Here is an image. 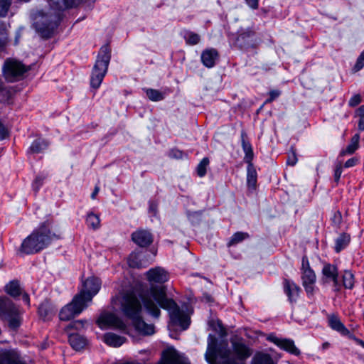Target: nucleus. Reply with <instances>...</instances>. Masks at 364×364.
<instances>
[{
	"label": "nucleus",
	"instance_id": "c9c22d12",
	"mask_svg": "<svg viewBox=\"0 0 364 364\" xmlns=\"http://www.w3.org/2000/svg\"><path fill=\"white\" fill-rule=\"evenodd\" d=\"M249 237V234L244 232H237L231 237L230 241L228 243V246H232L241 242L246 238Z\"/></svg>",
	"mask_w": 364,
	"mask_h": 364
},
{
	"label": "nucleus",
	"instance_id": "bf43d9fd",
	"mask_svg": "<svg viewBox=\"0 0 364 364\" xmlns=\"http://www.w3.org/2000/svg\"><path fill=\"white\" fill-rule=\"evenodd\" d=\"M99 191H100L99 187L98 186H95L93 192L91 194V198L92 199H95L96 198V196L98 194Z\"/></svg>",
	"mask_w": 364,
	"mask_h": 364
},
{
	"label": "nucleus",
	"instance_id": "2f4dec72",
	"mask_svg": "<svg viewBox=\"0 0 364 364\" xmlns=\"http://www.w3.org/2000/svg\"><path fill=\"white\" fill-rule=\"evenodd\" d=\"M85 221L87 225L92 230H97L100 227V216L92 212L87 213Z\"/></svg>",
	"mask_w": 364,
	"mask_h": 364
},
{
	"label": "nucleus",
	"instance_id": "aec40b11",
	"mask_svg": "<svg viewBox=\"0 0 364 364\" xmlns=\"http://www.w3.org/2000/svg\"><path fill=\"white\" fill-rule=\"evenodd\" d=\"M328 322L329 326L332 329L338 331L342 335H347L349 333V331L345 327L338 316L335 314L329 315L328 316Z\"/></svg>",
	"mask_w": 364,
	"mask_h": 364
},
{
	"label": "nucleus",
	"instance_id": "7ed1b4c3",
	"mask_svg": "<svg viewBox=\"0 0 364 364\" xmlns=\"http://www.w3.org/2000/svg\"><path fill=\"white\" fill-rule=\"evenodd\" d=\"M122 313L132 320L135 330L143 336H152L155 333L153 323H147L141 316L142 306L141 301L134 292L124 293L119 299Z\"/></svg>",
	"mask_w": 364,
	"mask_h": 364
},
{
	"label": "nucleus",
	"instance_id": "dca6fc26",
	"mask_svg": "<svg viewBox=\"0 0 364 364\" xmlns=\"http://www.w3.org/2000/svg\"><path fill=\"white\" fill-rule=\"evenodd\" d=\"M132 240L138 246L145 247L152 243L153 236L149 230L139 229L132 232Z\"/></svg>",
	"mask_w": 364,
	"mask_h": 364
},
{
	"label": "nucleus",
	"instance_id": "1a4fd4ad",
	"mask_svg": "<svg viewBox=\"0 0 364 364\" xmlns=\"http://www.w3.org/2000/svg\"><path fill=\"white\" fill-rule=\"evenodd\" d=\"M87 304L80 299V295H75L72 301L65 305L59 313V318L62 321H69L79 315Z\"/></svg>",
	"mask_w": 364,
	"mask_h": 364
},
{
	"label": "nucleus",
	"instance_id": "37998d69",
	"mask_svg": "<svg viewBox=\"0 0 364 364\" xmlns=\"http://www.w3.org/2000/svg\"><path fill=\"white\" fill-rule=\"evenodd\" d=\"M364 67V50L361 52L358 57L356 63L353 68V70L356 73Z\"/></svg>",
	"mask_w": 364,
	"mask_h": 364
},
{
	"label": "nucleus",
	"instance_id": "c03bdc74",
	"mask_svg": "<svg viewBox=\"0 0 364 364\" xmlns=\"http://www.w3.org/2000/svg\"><path fill=\"white\" fill-rule=\"evenodd\" d=\"M331 220L333 225L338 228L342 223L341 213L338 210L333 212Z\"/></svg>",
	"mask_w": 364,
	"mask_h": 364
},
{
	"label": "nucleus",
	"instance_id": "4be33fe9",
	"mask_svg": "<svg viewBox=\"0 0 364 364\" xmlns=\"http://www.w3.org/2000/svg\"><path fill=\"white\" fill-rule=\"evenodd\" d=\"M143 255L139 253L132 252L128 258V264L132 268H144L148 266L151 262L144 261Z\"/></svg>",
	"mask_w": 364,
	"mask_h": 364
},
{
	"label": "nucleus",
	"instance_id": "603ef678",
	"mask_svg": "<svg viewBox=\"0 0 364 364\" xmlns=\"http://www.w3.org/2000/svg\"><path fill=\"white\" fill-rule=\"evenodd\" d=\"M43 183V178L37 176L33 183V189L37 191Z\"/></svg>",
	"mask_w": 364,
	"mask_h": 364
},
{
	"label": "nucleus",
	"instance_id": "7c9ffc66",
	"mask_svg": "<svg viewBox=\"0 0 364 364\" xmlns=\"http://www.w3.org/2000/svg\"><path fill=\"white\" fill-rule=\"evenodd\" d=\"M350 237L348 234L342 233L336 240L335 250L340 252L350 242Z\"/></svg>",
	"mask_w": 364,
	"mask_h": 364
},
{
	"label": "nucleus",
	"instance_id": "de8ad7c7",
	"mask_svg": "<svg viewBox=\"0 0 364 364\" xmlns=\"http://www.w3.org/2000/svg\"><path fill=\"white\" fill-rule=\"evenodd\" d=\"M281 94V92L278 90H272L269 92V98L266 100L265 103H270L277 99Z\"/></svg>",
	"mask_w": 364,
	"mask_h": 364
},
{
	"label": "nucleus",
	"instance_id": "393cba45",
	"mask_svg": "<svg viewBox=\"0 0 364 364\" xmlns=\"http://www.w3.org/2000/svg\"><path fill=\"white\" fill-rule=\"evenodd\" d=\"M69 343L75 350L82 349L87 344V340L78 333H73L69 336Z\"/></svg>",
	"mask_w": 364,
	"mask_h": 364
},
{
	"label": "nucleus",
	"instance_id": "680f3d73",
	"mask_svg": "<svg viewBox=\"0 0 364 364\" xmlns=\"http://www.w3.org/2000/svg\"><path fill=\"white\" fill-rule=\"evenodd\" d=\"M355 341L358 345L364 348V341L363 340L357 338L355 339Z\"/></svg>",
	"mask_w": 364,
	"mask_h": 364
},
{
	"label": "nucleus",
	"instance_id": "f257e3e1",
	"mask_svg": "<svg viewBox=\"0 0 364 364\" xmlns=\"http://www.w3.org/2000/svg\"><path fill=\"white\" fill-rule=\"evenodd\" d=\"M140 299L146 311L153 317L159 318L161 307L168 312L171 324L179 326L182 330L188 328L189 316L179 308L173 299L167 296L165 287L152 285L149 289L143 291Z\"/></svg>",
	"mask_w": 364,
	"mask_h": 364
},
{
	"label": "nucleus",
	"instance_id": "9d476101",
	"mask_svg": "<svg viewBox=\"0 0 364 364\" xmlns=\"http://www.w3.org/2000/svg\"><path fill=\"white\" fill-rule=\"evenodd\" d=\"M100 288V279L95 277H90L83 282L82 289L77 295H80V299L88 305Z\"/></svg>",
	"mask_w": 364,
	"mask_h": 364
},
{
	"label": "nucleus",
	"instance_id": "6e6552de",
	"mask_svg": "<svg viewBox=\"0 0 364 364\" xmlns=\"http://www.w3.org/2000/svg\"><path fill=\"white\" fill-rule=\"evenodd\" d=\"M28 70L21 61L14 58H7L2 67L3 75L10 82L18 80Z\"/></svg>",
	"mask_w": 364,
	"mask_h": 364
},
{
	"label": "nucleus",
	"instance_id": "4468645a",
	"mask_svg": "<svg viewBox=\"0 0 364 364\" xmlns=\"http://www.w3.org/2000/svg\"><path fill=\"white\" fill-rule=\"evenodd\" d=\"M0 364H26V360L16 349L0 350Z\"/></svg>",
	"mask_w": 364,
	"mask_h": 364
},
{
	"label": "nucleus",
	"instance_id": "13d9d810",
	"mask_svg": "<svg viewBox=\"0 0 364 364\" xmlns=\"http://www.w3.org/2000/svg\"><path fill=\"white\" fill-rule=\"evenodd\" d=\"M333 283L334 290L335 291H339L340 289V284L338 282V276H336L335 279H333L331 280Z\"/></svg>",
	"mask_w": 364,
	"mask_h": 364
},
{
	"label": "nucleus",
	"instance_id": "5701e85b",
	"mask_svg": "<svg viewBox=\"0 0 364 364\" xmlns=\"http://www.w3.org/2000/svg\"><path fill=\"white\" fill-rule=\"evenodd\" d=\"M323 283L329 282L331 279L338 276V268L336 265L326 263L322 269Z\"/></svg>",
	"mask_w": 364,
	"mask_h": 364
},
{
	"label": "nucleus",
	"instance_id": "58836bf2",
	"mask_svg": "<svg viewBox=\"0 0 364 364\" xmlns=\"http://www.w3.org/2000/svg\"><path fill=\"white\" fill-rule=\"evenodd\" d=\"M209 164V159L206 157L203 158L197 166V174L200 177H203L206 173V169Z\"/></svg>",
	"mask_w": 364,
	"mask_h": 364
},
{
	"label": "nucleus",
	"instance_id": "0eeeda50",
	"mask_svg": "<svg viewBox=\"0 0 364 364\" xmlns=\"http://www.w3.org/2000/svg\"><path fill=\"white\" fill-rule=\"evenodd\" d=\"M0 318L8 321L9 327L13 329L17 328L21 324L18 306L6 296L0 297Z\"/></svg>",
	"mask_w": 364,
	"mask_h": 364
},
{
	"label": "nucleus",
	"instance_id": "4d7b16f0",
	"mask_svg": "<svg viewBox=\"0 0 364 364\" xmlns=\"http://www.w3.org/2000/svg\"><path fill=\"white\" fill-rule=\"evenodd\" d=\"M254 32L252 30L248 29L247 31L240 33L239 38L244 39L246 36L250 37L252 36Z\"/></svg>",
	"mask_w": 364,
	"mask_h": 364
},
{
	"label": "nucleus",
	"instance_id": "ddd939ff",
	"mask_svg": "<svg viewBox=\"0 0 364 364\" xmlns=\"http://www.w3.org/2000/svg\"><path fill=\"white\" fill-rule=\"evenodd\" d=\"M267 340L294 355L298 356L301 353L299 349L295 346L294 341L291 339L280 338L274 334H270L268 336Z\"/></svg>",
	"mask_w": 364,
	"mask_h": 364
},
{
	"label": "nucleus",
	"instance_id": "052dcab7",
	"mask_svg": "<svg viewBox=\"0 0 364 364\" xmlns=\"http://www.w3.org/2000/svg\"><path fill=\"white\" fill-rule=\"evenodd\" d=\"M22 299L23 300V301L27 304L28 305H29L30 304V299H29V296L28 294H24L22 296Z\"/></svg>",
	"mask_w": 364,
	"mask_h": 364
},
{
	"label": "nucleus",
	"instance_id": "9b49d317",
	"mask_svg": "<svg viewBox=\"0 0 364 364\" xmlns=\"http://www.w3.org/2000/svg\"><path fill=\"white\" fill-rule=\"evenodd\" d=\"M302 270V284L309 295H313L314 291V284L316 282V276L309 267V262L306 257H303L301 263Z\"/></svg>",
	"mask_w": 364,
	"mask_h": 364
},
{
	"label": "nucleus",
	"instance_id": "20e7f679",
	"mask_svg": "<svg viewBox=\"0 0 364 364\" xmlns=\"http://www.w3.org/2000/svg\"><path fill=\"white\" fill-rule=\"evenodd\" d=\"M52 222L49 220L41 223L22 242L19 251L26 255L36 254L46 248L60 236L51 230Z\"/></svg>",
	"mask_w": 364,
	"mask_h": 364
},
{
	"label": "nucleus",
	"instance_id": "a18cd8bd",
	"mask_svg": "<svg viewBox=\"0 0 364 364\" xmlns=\"http://www.w3.org/2000/svg\"><path fill=\"white\" fill-rule=\"evenodd\" d=\"M361 96L359 94L354 95L348 101V105L350 107H355L361 102Z\"/></svg>",
	"mask_w": 364,
	"mask_h": 364
},
{
	"label": "nucleus",
	"instance_id": "e433bc0d",
	"mask_svg": "<svg viewBox=\"0 0 364 364\" xmlns=\"http://www.w3.org/2000/svg\"><path fill=\"white\" fill-rule=\"evenodd\" d=\"M254 364H273V360L269 355L265 353H257L253 358Z\"/></svg>",
	"mask_w": 364,
	"mask_h": 364
},
{
	"label": "nucleus",
	"instance_id": "69168bd1",
	"mask_svg": "<svg viewBox=\"0 0 364 364\" xmlns=\"http://www.w3.org/2000/svg\"><path fill=\"white\" fill-rule=\"evenodd\" d=\"M327 346H328V343H324V344L323 345V347L324 348H326Z\"/></svg>",
	"mask_w": 364,
	"mask_h": 364
},
{
	"label": "nucleus",
	"instance_id": "4c0bfd02",
	"mask_svg": "<svg viewBox=\"0 0 364 364\" xmlns=\"http://www.w3.org/2000/svg\"><path fill=\"white\" fill-rule=\"evenodd\" d=\"M184 38L187 44L193 46L198 44L200 41V37L198 34L192 31H186Z\"/></svg>",
	"mask_w": 364,
	"mask_h": 364
},
{
	"label": "nucleus",
	"instance_id": "6ab92c4d",
	"mask_svg": "<svg viewBox=\"0 0 364 364\" xmlns=\"http://www.w3.org/2000/svg\"><path fill=\"white\" fill-rule=\"evenodd\" d=\"M57 309L48 301H44L38 307V314L43 320H48L56 313Z\"/></svg>",
	"mask_w": 364,
	"mask_h": 364
},
{
	"label": "nucleus",
	"instance_id": "2eb2a0df",
	"mask_svg": "<svg viewBox=\"0 0 364 364\" xmlns=\"http://www.w3.org/2000/svg\"><path fill=\"white\" fill-rule=\"evenodd\" d=\"M147 280L151 284H163L168 280V272L161 267L150 269L146 273Z\"/></svg>",
	"mask_w": 364,
	"mask_h": 364
},
{
	"label": "nucleus",
	"instance_id": "cd10ccee",
	"mask_svg": "<svg viewBox=\"0 0 364 364\" xmlns=\"http://www.w3.org/2000/svg\"><path fill=\"white\" fill-rule=\"evenodd\" d=\"M53 2L57 9H64L77 6L81 0H48Z\"/></svg>",
	"mask_w": 364,
	"mask_h": 364
},
{
	"label": "nucleus",
	"instance_id": "c756f323",
	"mask_svg": "<svg viewBox=\"0 0 364 364\" xmlns=\"http://www.w3.org/2000/svg\"><path fill=\"white\" fill-rule=\"evenodd\" d=\"M48 146V142L46 140L38 138L31 144L29 148V151L31 153L38 154L47 149Z\"/></svg>",
	"mask_w": 364,
	"mask_h": 364
},
{
	"label": "nucleus",
	"instance_id": "72a5a7b5",
	"mask_svg": "<svg viewBox=\"0 0 364 364\" xmlns=\"http://www.w3.org/2000/svg\"><path fill=\"white\" fill-rule=\"evenodd\" d=\"M146 94L148 98L153 102H158L163 100L165 97L164 92L155 89H146Z\"/></svg>",
	"mask_w": 364,
	"mask_h": 364
},
{
	"label": "nucleus",
	"instance_id": "c85d7f7f",
	"mask_svg": "<svg viewBox=\"0 0 364 364\" xmlns=\"http://www.w3.org/2000/svg\"><path fill=\"white\" fill-rule=\"evenodd\" d=\"M5 291L12 297H17L21 294V289L19 282L17 280H13L5 286Z\"/></svg>",
	"mask_w": 364,
	"mask_h": 364
},
{
	"label": "nucleus",
	"instance_id": "5fc2aeb1",
	"mask_svg": "<svg viewBox=\"0 0 364 364\" xmlns=\"http://www.w3.org/2000/svg\"><path fill=\"white\" fill-rule=\"evenodd\" d=\"M297 162V157L296 154L293 152L291 155L289 156L288 159L287 161V164L291 166H294Z\"/></svg>",
	"mask_w": 364,
	"mask_h": 364
},
{
	"label": "nucleus",
	"instance_id": "0e129e2a",
	"mask_svg": "<svg viewBox=\"0 0 364 364\" xmlns=\"http://www.w3.org/2000/svg\"><path fill=\"white\" fill-rule=\"evenodd\" d=\"M218 325L220 328H222V323H221L220 321H218Z\"/></svg>",
	"mask_w": 364,
	"mask_h": 364
},
{
	"label": "nucleus",
	"instance_id": "338daca9",
	"mask_svg": "<svg viewBox=\"0 0 364 364\" xmlns=\"http://www.w3.org/2000/svg\"><path fill=\"white\" fill-rule=\"evenodd\" d=\"M213 322H214V321H210V322H209L210 325H211V326H212V325H213Z\"/></svg>",
	"mask_w": 364,
	"mask_h": 364
},
{
	"label": "nucleus",
	"instance_id": "a211bd4d",
	"mask_svg": "<svg viewBox=\"0 0 364 364\" xmlns=\"http://www.w3.org/2000/svg\"><path fill=\"white\" fill-rule=\"evenodd\" d=\"M218 57L219 54L216 49L209 48L202 52L200 58L203 64L205 67L210 68L215 65Z\"/></svg>",
	"mask_w": 364,
	"mask_h": 364
},
{
	"label": "nucleus",
	"instance_id": "bb28decb",
	"mask_svg": "<svg viewBox=\"0 0 364 364\" xmlns=\"http://www.w3.org/2000/svg\"><path fill=\"white\" fill-rule=\"evenodd\" d=\"M247 183L248 187L255 188L257 184V174L252 162L247 163Z\"/></svg>",
	"mask_w": 364,
	"mask_h": 364
},
{
	"label": "nucleus",
	"instance_id": "b1692460",
	"mask_svg": "<svg viewBox=\"0 0 364 364\" xmlns=\"http://www.w3.org/2000/svg\"><path fill=\"white\" fill-rule=\"evenodd\" d=\"M103 341L108 346L117 348L125 343L126 338L114 333H107L104 335Z\"/></svg>",
	"mask_w": 364,
	"mask_h": 364
},
{
	"label": "nucleus",
	"instance_id": "79ce46f5",
	"mask_svg": "<svg viewBox=\"0 0 364 364\" xmlns=\"http://www.w3.org/2000/svg\"><path fill=\"white\" fill-rule=\"evenodd\" d=\"M356 116L359 117L358 120V129L359 131L364 130V105H361L356 110Z\"/></svg>",
	"mask_w": 364,
	"mask_h": 364
},
{
	"label": "nucleus",
	"instance_id": "8fccbe9b",
	"mask_svg": "<svg viewBox=\"0 0 364 364\" xmlns=\"http://www.w3.org/2000/svg\"><path fill=\"white\" fill-rule=\"evenodd\" d=\"M9 134V132L4 124L0 121V141L4 139Z\"/></svg>",
	"mask_w": 364,
	"mask_h": 364
},
{
	"label": "nucleus",
	"instance_id": "f03ea898",
	"mask_svg": "<svg viewBox=\"0 0 364 364\" xmlns=\"http://www.w3.org/2000/svg\"><path fill=\"white\" fill-rule=\"evenodd\" d=\"M205 357L210 364H237V360L243 361L252 354V350L242 342L232 343V352L227 347L217 346L216 338L209 335Z\"/></svg>",
	"mask_w": 364,
	"mask_h": 364
},
{
	"label": "nucleus",
	"instance_id": "ea45409f",
	"mask_svg": "<svg viewBox=\"0 0 364 364\" xmlns=\"http://www.w3.org/2000/svg\"><path fill=\"white\" fill-rule=\"evenodd\" d=\"M8 43V34L4 25H0V50H3Z\"/></svg>",
	"mask_w": 364,
	"mask_h": 364
},
{
	"label": "nucleus",
	"instance_id": "49530a36",
	"mask_svg": "<svg viewBox=\"0 0 364 364\" xmlns=\"http://www.w3.org/2000/svg\"><path fill=\"white\" fill-rule=\"evenodd\" d=\"M85 323V321L83 320H77L74 322L69 324L68 328H75L76 330H80L84 328V324Z\"/></svg>",
	"mask_w": 364,
	"mask_h": 364
},
{
	"label": "nucleus",
	"instance_id": "f8f14e48",
	"mask_svg": "<svg viewBox=\"0 0 364 364\" xmlns=\"http://www.w3.org/2000/svg\"><path fill=\"white\" fill-rule=\"evenodd\" d=\"M97 323L100 328L112 327L119 330H125L127 328L121 318L109 312L102 313L97 320Z\"/></svg>",
	"mask_w": 364,
	"mask_h": 364
},
{
	"label": "nucleus",
	"instance_id": "39448f33",
	"mask_svg": "<svg viewBox=\"0 0 364 364\" xmlns=\"http://www.w3.org/2000/svg\"><path fill=\"white\" fill-rule=\"evenodd\" d=\"M110 58L111 54L109 46H102L92 69L90 79L92 87L97 89L100 86L107 73Z\"/></svg>",
	"mask_w": 364,
	"mask_h": 364
},
{
	"label": "nucleus",
	"instance_id": "412c9836",
	"mask_svg": "<svg viewBox=\"0 0 364 364\" xmlns=\"http://www.w3.org/2000/svg\"><path fill=\"white\" fill-rule=\"evenodd\" d=\"M284 291L288 296L289 300L292 302L296 301L299 296V287L293 282L285 279L284 282Z\"/></svg>",
	"mask_w": 364,
	"mask_h": 364
},
{
	"label": "nucleus",
	"instance_id": "3c124183",
	"mask_svg": "<svg viewBox=\"0 0 364 364\" xmlns=\"http://www.w3.org/2000/svg\"><path fill=\"white\" fill-rule=\"evenodd\" d=\"M358 161V159L355 157H353L347 160L344 164L345 168H350L355 166Z\"/></svg>",
	"mask_w": 364,
	"mask_h": 364
},
{
	"label": "nucleus",
	"instance_id": "473e14b6",
	"mask_svg": "<svg viewBox=\"0 0 364 364\" xmlns=\"http://www.w3.org/2000/svg\"><path fill=\"white\" fill-rule=\"evenodd\" d=\"M360 140L359 134H355L351 140L350 143L347 146L346 149L341 152V154H352L358 148V144Z\"/></svg>",
	"mask_w": 364,
	"mask_h": 364
},
{
	"label": "nucleus",
	"instance_id": "864d4df0",
	"mask_svg": "<svg viewBox=\"0 0 364 364\" xmlns=\"http://www.w3.org/2000/svg\"><path fill=\"white\" fill-rule=\"evenodd\" d=\"M342 173V166L341 164L338 165L334 171V180L338 182Z\"/></svg>",
	"mask_w": 364,
	"mask_h": 364
},
{
	"label": "nucleus",
	"instance_id": "f704fd0d",
	"mask_svg": "<svg viewBox=\"0 0 364 364\" xmlns=\"http://www.w3.org/2000/svg\"><path fill=\"white\" fill-rule=\"evenodd\" d=\"M342 278L344 287L351 289L354 286V275L353 273L349 270H345Z\"/></svg>",
	"mask_w": 364,
	"mask_h": 364
},
{
	"label": "nucleus",
	"instance_id": "a878e982",
	"mask_svg": "<svg viewBox=\"0 0 364 364\" xmlns=\"http://www.w3.org/2000/svg\"><path fill=\"white\" fill-rule=\"evenodd\" d=\"M246 134L245 132H242L241 139H242V147L245 154L244 157V161L246 163L252 162L253 159V151L251 144L248 141L245 139Z\"/></svg>",
	"mask_w": 364,
	"mask_h": 364
},
{
	"label": "nucleus",
	"instance_id": "6e6d98bb",
	"mask_svg": "<svg viewBox=\"0 0 364 364\" xmlns=\"http://www.w3.org/2000/svg\"><path fill=\"white\" fill-rule=\"evenodd\" d=\"M247 4L252 9H257L259 6V0H245Z\"/></svg>",
	"mask_w": 364,
	"mask_h": 364
},
{
	"label": "nucleus",
	"instance_id": "09e8293b",
	"mask_svg": "<svg viewBox=\"0 0 364 364\" xmlns=\"http://www.w3.org/2000/svg\"><path fill=\"white\" fill-rule=\"evenodd\" d=\"M168 156L171 158H173V159H182L183 156V153L178 149H173L170 151Z\"/></svg>",
	"mask_w": 364,
	"mask_h": 364
},
{
	"label": "nucleus",
	"instance_id": "e2e57ef3",
	"mask_svg": "<svg viewBox=\"0 0 364 364\" xmlns=\"http://www.w3.org/2000/svg\"><path fill=\"white\" fill-rule=\"evenodd\" d=\"M150 210H153V211L155 210V207H154V205L153 204L150 205Z\"/></svg>",
	"mask_w": 364,
	"mask_h": 364
},
{
	"label": "nucleus",
	"instance_id": "f3484780",
	"mask_svg": "<svg viewBox=\"0 0 364 364\" xmlns=\"http://www.w3.org/2000/svg\"><path fill=\"white\" fill-rule=\"evenodd\" d=\"M158 364H190L188 360L178 354L174 349H168L164 352L162 358Z\"/></svg>",
	"mask_w": 364,
	"mask_h": 364
},
{
	"label": "nucleus",
	"instance_id": "423d86ee",
	"mask_svg": "<svg viewBox=\"0 0 364 364\" xmlns=\"http://www.w3.org/2000/svg\"><path fill=\"white\" fill-rule=\"evenodd\" d=\"M33 25L42 38H49L58 26L57 16L39 11L35 16Z\"/></svg>",
	"mask_w": 364,
	"mask_h": 364
},
{
	"label": "nucleus",
	"instance_id": "a19ab883",
	"mask_svg": "<svg viewBox=\"0 0 364 364\" xmlns=\"http://www.w3.org/2000/svg\"><path fill=\"white\" fill-rule=\"evenodd\" d=\"M11 4V0H0V16H6Z\"/></svg>",
	"mask_w": 364,
	"mask_h": 364
}]
</instances>
